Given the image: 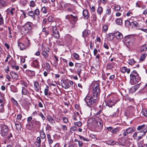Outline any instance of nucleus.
I'll return each mask as SVG.
<instances>
[{
  "label": "nucleus",
  "mask_w": 147,
  "mask_h": 147,
  "mask_svg": "<svg viewBox=\"0 0 147 147\" xmlns=\"http://www.w3.org/2000/svg\"><path fill=\"white\" fill-rule=\"evenodd\" d=\"M93 128L96 132H100L102 128L103 123L101 119L96 117L93 122Z\"/></svg>",
  "instance_id": "nucleus-1"
},
{
  "label": "nucleus",
  "mask_w": 147,
  "mask_h": 147,
  "mask_svg": "<svg viewBox=\"0 0 147 147\" xmlns=\"http://www.w3.org/2000/svg\"><path fill=\"white\" fill-rule=\"evenodd\" d=\"M121 138H119L118 139L117 142L113 141L111 142L110 144L111 145H114L117 144V143L119 145L122 146H128L130 145V141L128 140H126L125 138V137H123V135Z\"/></svg>",
  "instance_id": "nucleus-2"
},
{
  "label": "nucleus",
  "mask_w": 147,
  "mask_h": 147,
  "mask_svg": "<svg viewBox=\"0 0 147 147\" xmlns=\"http://www.w3.org/2000/svg\"><path fill=\"white\" fill-rule=\"evenodd\" d=\"M130 80L132 81L134 84H136L140 80V78L136 70H134L130 76Z\"/></svg>",
  "instance_id": "nucleus-3"
},
{
  "label": "nucleus",
  "mask_w": 147,
  "mask_h": 147,
  "mask_svg": "<svg viewBox=\"0 0 147 147\" xmlns=\"http://www.w3.org/2000/svg\"><path fill=\"white\" fill-rule=\"evenodd\" d=\"M135 39L133 37L127 36L125 38L124 43L128 48H131L134 44Z\"/></svg>",
  "instance_id": "nucleus-4"
},
{
  "label": "nucleus",
  "mask_w": 147,
  "mask_h": 147,
  "mask_svg": "<svg viewBox=\"0 0 147 147\" xmlns=\"http://www.w3.org/2000/svg\"><path fill=\"white\" fill-rule=\"evenodd\" d=\"M93 95L95 97H99L100 93L99 84L97 82H94L92 85Z\"/></svg>",
  "instance_id": "nucleus-5"
},
{
  "label": "nucleus",
  "mask_w": 147,
  "mask_h": 147,
  "mask_svg": "<svg viewBox=\"0 0 147 147\" xmlns=\"http://www.w3.org/2000/svg\"><path fill=\"white\" fill-rule=\"evenodd\" d=\"M119 100L116 96H111L110 99L106 102V105L107 106H109V107H112V106L116 104Z\"/></svg>",
  "instance_id": "nucleus-6"
},
{
  "label": "nucleus",
  "mask_w": 147,
  "mask_h": 147,
  "mask_svg": "<svg viewBox=\"0 0 147 147\" xmlns=\"http://www.w3.org/2000/svg\"><path fill=\"white\" fill-rule=\"evenodd\" d=\"M32 24L30 22H28L24 25L21 28L22 34L25 35L28 33L32 29Z\"/></svg>",
  "instance_id": "nucleus-7"
},
{
  "label": "nucleus",
  "mask_w": 147,
  "mask_h": 147,
  "mask_svg": "<svg viewBox=\"0 0 147 147\" xmlns=\"http://www.w3.org/2000/svg\"><path fill=\"white\" fill-rule=\"evenodd\" d=\"M98 97L93 96L92 97H87L85 99V100L88 106L90 107L91 105L94 104L96 101Z\"/></svg>",
  "instance_id": "nucleus-8"
},
{
  "label": "nucleus",
  "mask_w": 147,
  "mask_h": 147,
  "mask_svg": "<svg viewBox=\"0 0 147 147\" xmlns=\"http://www.w3.org/2000/svg\"><path fill=\"white\" fill-rule=\"evenodd\" d=\"M141 131L138 132H135L134 133L133 136L134 139L137 141H138L142 138V137L144 136L146 134L145 131Z\"/></svg>",
  "instance_id": "nucleus-9"
},
{
  "label": "nucleus",
  "mask_w": 147,
  "mask_h": 147,
  "mask_svg": "<svg viewBox=\"0 0 147 147\" xmlns=\"http://www.w3.org/2000/svg\"><path fill=\"white\" fill-rule=\"evenodd\" d=\"M134 131V129L133 128L129 127L126 129L123 130L122 134H120L119 135V136H121L122 135H123V137L127 136L129 134L132 133Z\"/></svg>",
  "instance_id": "nucleus-10"
},
{
  "label": "nucleus",
  "mask_w": 147,
  "mask_h": 147,
  "mask_svg": "<svg viewBox=\"0 0 147 147\" xmlns=\"http://www.w3.org/2000/svg\"><path fill=\"white\" fill-rule=\"evenodd\" d=\"M8 128L7 126L5 125H3L1 129V134L2 136L4 137L7 134Z\"/></svg>",
  "instance_id": "nucleus-11"
},
{
  "label": "nucleus",
  "mask_w": 147,
  "mask_h": 147,
  "mask_svg": "<svg viewBox=\"0 0 147 147\" xmlns=\"http://www.w3.org/2000/svg\"><path fill=\"white\" fill-rule=\"evenodd\" d=\"M53 36L56 38H58L59 37V31L57 30L56 26H54L53 28Z\"/></svg>",
  "instance_id": "nucleus-12"
},
{
  "label": "nucleus",
  "mask_w": 147,
  "mask_h": 147,
  "mask_svg": "<svg viewBox=\"0 0 147 147\" xmlns=\"http://www.w3.org/2000/svg\"><path fill=\"white\" fill-rule=\"evenodd\" d=\"M30 42L29 40L28 39V42L27 43L26 45H24L23 44L18 42V46L20 47V49L21 50H23L26 49L27 47L30 46Z\"/></svg>",
  "instance_id": "nucleus-13"
},
{
  "label": "nucleus",
  "mask_w": 147,
  "mask_h": 147,
  "mask_svg": "<svg viewBox=\"0 0 147 147\" xmlns=\"http://www.w3.org/2000/svg\"><path fill=\"white\" fill-rule=\"evenodd\" d=\"M18 144L21 147H25L27 144L26 141L22 138H20L18 140Z\"/></svg>",
  "instance_id": "nucleus-14"
},
{
  "label": "nucleus",
  "mask_w": 147,
  "mask_h": 147,
  "mask_svg": "<svg viewBox=\"0 0 147 147\" xmlns=\"http://www.w3.org/2000/svg\"><path fill=\"white\" fill-rule=\"evenodd\" d=\"M137 129L138 131H143L146 130L145 133H146L147 132V127H146L145 124H143L138 126Z\"/></svg>",
  "instance_id": "nucleus-15"
},
{
  "label": "nucleus",
  "mask_w": 147,
  "mask_h": 147,
  "mask_svg": "<svg viewBox=\"0 0 147 147\" xmlns=\"http://www.w3.org/2000/svg\"><path fill=\"white\" fill-rule=\"evenodd\" d=\"M6 12L8 14L13 16L14 14L16 13V11L15 8L13 7L10 9H8L6 11Z\"/></svg>",
  "instance_id": "nucleus-16"
},
{
  "label": "nucleus",
  "mask_w": 147,
  "mask_h": 147,
  "mask_svg": "<svg viewBox=\"0 0 147 147\" xmlns=\"http://www.w3.org/2000/svg\"><path fill=\"white\" fill-rule=\"evenodd\" d=\"M34 90L37 92H39L41 89L40 87L39 86V83L37 81L34 82Z\"/></svg>",
  "instance_id": "nucleus-17"
},
{
  "label": "nucleus",
  "mask_w": 147,
  "mask_h": 147,
  "mask_svg": "<svg viewBox=\"0 0 147 147\" xmlns=\"http://www.w3.org/2000/svg\"><path fill=\"white\" fill-rule=\"evenodd\" d=\"M61 85L63 88L65 89H67L69 88L70 86L68 84L67 80H63L61 83Z\"/></svg>",
  "instance_id": "nucleus-18"
},
{
  "label": "nucleus",
  "mask_w": 147,
  "mask_h": 147,
  "mask_svg": "<svg viewBox=\"0 0 147 147\" xmlns=\"http://www.w3.org/2000/svg\"><path fill=\"white\" fill-rule=\"evenodd\" d=\"M121 72L124 74L126 72L127 74H129L130 71V68H127L126 67H121L120 69Z\"/></svg>",
  "instance_id": "nucleus-19"
},
{
  "label": "nucleus",
  "mask_w": 147,
  "mask_h": 147,
  "mask_svg": "<svg viewBox=\"0 0 147 147\" xmlns=\"http://www.w3.org/2000/svg\"><path fill=\"white\" fill-rule=\"evenodd\" d=\"M140 84H139L132 87L129 90V92H135L140 87Z\"/></svg>",
  "instance_id": "nucleus-20"
},
{
  "label": "nucleus",
  "mask_w": 147,
  "mask_h": 147,
  "mask_svg": "<svg viewBox=\"0 0 147 147\" xmlns=\"http://www.w3.org/2000/svg\"><path fill=\"white\" fill-rule=\"evenodd\" d=\"M41 140L40 137H38L35 142L34 144L36 147H40L41 145Z\"/></svg>",
  "instance_id": "nucleus-21"
},
{
  "label": "nucleus",
  "mask_w": 147,
  "mask_h": 147,
  "mask_svg": "<svg viewBox=\"0 0 147 147\" xmlns=\"http://www.w3.org/2000/svg\"><path fill=\"white\" fill-rule=\"evenodd\" d=\"M114 35L117 39H121L123 37L122 34L118 32H115Z\"/></svg>",
  "instance_id": "nucleus-22"
},
{
  "label": "nucleus",
  "mask_w": 147,
  "mask_h": 147,
  "mask_svg": "<svg viewBox=\"0 0 147 147\" xmlns=\"http://www.w3.org/2000/svg\"><path fill=\"white\" fill-rule=\"evenodd\" d=\"M3 99L0 100V112H3L4 111V104L5 102H4Z\"/></svg>",
  "instance_id": "nucleus-23"
},
{
  "label": "nucleus",
  "mask_w": 147,
  "mask_h": 147,
  "mask_svg": "<svg viewBox=\"0 0 147 147\" xmlns=\"http://www.w3.org/2000/svg\"><path fill=\"white\" fill-rule=\"evenodd\" d=\"M10 74L13 79L16 80L18 79V76L16 73L11 71L10 72Z\"/></svg>",
  "instance_id": "nucleus-24"
},
{
  "label": "nucleus",
  "mask_w": 147,
  "mask_h": 147,
  "mask_svg": "<svg viewBox=\"0 0 147 147\" xmlns=\"http://www.w3.org/2000/svg\"><path fill=\"white\" fill-rule=\"evenodd\" d=\"M47 119L51 124L53 125L55 123V120L51 116L48 115L47 116Z\"/></svg>",
  "instance_id": "nucleus-25"
},
{
  "label": "nucleus",
  "mask_w": 147,
  "mask_h": 147,
  "mask_svg": "<svg viewBox=\"0 0 147 147\" xmlns=\"http://www.w3.org/2000/svg\"><path fill=\"white\" fill-rule=\"evenodd\" d=\"M82 36L84 38L87 36L88 35H90V30H85L82 32Z\"/></svg>",
  "instance_id": "nucleus-26"
},
{
  "label": "nucleus",
  "mask_w": 147,
  "mask_h": 147,
  "mask_svg": "<svg viewBox=\"0 0 147 147\" xmlns=\"http://www.w3.org/2000/svg\"><path fill=\"white\" fill-rule=\"evenodd\" d=\"M40 136L42 139L45 138L46 139V136L43 130L42 129L40 131Z\"/></svg>",
  "instance_id": "nucleus-27"
},
{
  "label": "nucleus",
  "mask_w": 147,
  "mask_h": 147,
  "mask_svg": "<svg viewBox=\"0 0 147 147\" xmlns=\"http://www.w3.org/2000/svg\"><path fill=\"white\" fill-rule=\"evenodd\" d=\"M114 65V63H109L107 64L106 68L107 69H112Z\"/></svg>",
  "instance_id": "nucleus-28"
},
{
  "label": "nucleus",
  "mask_w": 147,
  "mask_h": 147,
  "mask_svg": "<svg viewBox=\"0 0 147 147\" xmlns=\"http://www.w3.org/2000/svg\"><path fill=\"white\" fill-rule=\"evenodd\" d=\"M32 63L33 66L34 67L38 68L39 67L38 62L37 59L33 60Z\"/></svg>",
  "instance_id": "nucleus-29"
},
{
  "label": "nucleus",
  "mask_w": 147,
  "mask_h": 147,
  "mask_svg": "<svg viewBox=\"0 0 147 147\" xmlns=\"http://www.w3.org/2000/svg\"><path fill=\"white\" fill-rule=\"evenodd\" d=\"M6 0H0V7L5 6L6 5Z\"/></svg>",
  "instance_id": "nucleus-30"
},
{
  "label": "nucleus",
  "mask_w": 147,
  "mask_h": 147,
  "mask_svg": "<svg viewBox=\"0 0 147 147\" xmlns=\"http://www.w3.org/2000/svg\"><path fill=\"white\" fill-rule=\"evenodd\" d=\"M27 14L29 16H30L32 18L34 19L35 18V15L32 11H29L27 13Z\"/></svg>",
  "instance_id": "nucleus-31"
},
{
  "label": "nucleus",
  "mask_w": 147,
  "mask_h": 147,
  "mask_svg": "<svg viewBox=\"0 0 147 147\" xmlns=\"http://www.w3.org/2000/svg\"><path fill=\"white\" fill-rule=\"evenodd\" d=\"M83 15L87 19L89 18V16L88 15V11L86 10H84L83 11Z\"/></svg>",
  "instance_id": "nucleus-32"
},
{
  "label": "nucleus",
  "mask_w": 147,
  "mask_h": 147,
  "mask_svg": "<svg viewBox=\"0 0 147 147\" xmlns=\"http://www.w3.org/2000/svg\"><path fill=\"white\" fill-rule=\"evenodd\" d=\"M115 23L121 26L122 23V20L120 18L117 19L115 20Z\"/></svg>",
  "instance_id": "nucleus-33"
},
{
  "label": "nucleus",
  "mask_w": 147,
  "mask_h": 147,
  "mask_svg": "<svg viewBox=\"0 0 147 147\" xmlns=\"http://www.w3.org/2000/svg\"><path fill=\"white\" fill-rule=\"evenodd\" d=\"M147 50V45H144L142 46L140 48V50L141 51H146Z\"/></svg>",
  "instance_id": "nucleus-34"
},
{
  "label": "nucleus",
  "mask_w": 147,
  "mask_h": 147,
  "mask_svg": "<svg viewBox=\"0 0 147 147\" xmlns=\"http://www.w3.org/2000/svg\"><path fill=\"white\" fill-rule=\"evenodd\" d=\"M28 92V90H27L26 88L25 87H22V94L23 95H26L27 94Z\"/></svg>",
  "instance_id": "nucleus-35"
},
{
  "label": "nucleus",
  "mask_w": 147,
  "mask_h": 147,
  "mask_svg": "<svg viewBox=\"0 0 147 147\" xmlns=\"http://www.w3.org/2000/svg\"><path fill=\"white\" fill-rule=\"evenodd\" d=\"M49 86H46V88L44 89V92L45 95L47 96H48V92H49Z\"/></svg>",
  "instance_id": "nucleus-36"
},
{
  "label": "nucleus",
  "mask_w": 147,
  "mask_h": 147,
  "mask_svg": "<svg viewBox=\"0 0 147 147\" xmlns=\"http://www.w3.org/2000/svg\"><path fill=\"white\" fill-rule=\"evenodd\" d=\"M119 127L114 128L113 129L112 133L114 134H117L119 132Z\"/></svg>",
  "instance_id": "nucleus-37"
},
{
  "label": "nucleus",
  "mask_w": 147,
  "mask_h": 147,
  "mask_svg": "<svg viewBox=\"0 0 147 147\" xmlns=\"http://www.w3.org/2000/svg\"><path fill=\"white\" fill-rule=\"evenodd\" d=\"M146 54L145 53H143L140 56V61H143L144 60L146 57Z\"/></svg>",
  "instance_id": "nucleus-38"
},
{
  "label": "nucleus",
  "mask_w": 147,
  "mask_h": 147,
  "mask_svg": "<svg viewBox=\"0 0 147 147\" xmlns=\"http://www.w3.org/2000/svg\"><path fill=\"white\" fill-rule=\"evenodd\" d=\"M131 25L133 26H134L136 27H139V24L136 22H131Z\"/></svg>",
  "instance_id": "nucleus-39"
},
{
  "label": "nucleus",
  "mask_w": 147,
  "mask_h": 147,
  "mask_svg": "<svg viewBox=\"0 0 147 147\" xmlns=\"http://www.w3.org/2000/svg\"><path fill=\"white\" fill-rule=\"evenodd\" d=\"M74 125L76 126L79 127L81 126L82 125V123L80 121H79L77 122H75L74 123Z\"/></svg>",
  "instance_id": "nucleus-40"
},
{
  "label": "nucleus",
  "mask_w": 147,
  "mask_h": 147,
  "mask_svg": "<svg viewBox=\"0 0 147 147\" xmlns=\"http://www.w3.org/2000/svg\"><path fill=\"white\" fill-rule=\"evenodd\" d=\"M42 55L45 59H47L49 56V55L45 51H43Z\"/></svg>",
  "instance_id": "nucleus-41"
},
{
  "label": "nucleus",
  "mask_w": 147,
  "mask_h": 147,
  "mask_svg": "<svg viewBox=\"0 0 147 147\" xmlns=\"http://www.w3.org/2000/svg\"><path fill=\"white\" fill-rule=\"evenodd\" d=\"M102 11V8L101 7H99L97 9V12L99 15H100Z\"/></svg>",
  "instance_id": "nucleus-42"
},
{
  "label": "nucleus",
  "mask_w": 147,
  "mask_h": 147,
  "mask_svg": "<svg viewBox=\"0 0 147 147\" xmlns=\"http://www.w3.org/2000/svg\"><path fill=\"white\" fill-rule=\"evenodd\" d=\"M114 9L115 11H118L121 9V7L119 5H117L114 7Z\"/></svg>",
  "instance_id": "nucleus-43"
},
{
  "label": "nucleus",
  "mask_w": 147,
  "mask_h": 147,
  "mask_svg": "<svg viewBox=\"0 0 147 147\" xmlns=\"http://www.w3.org/2000/svg\"><path fill=\"white\" fill-rule=\"evenodd\" d=\"M108 29V27L107 25L105 24L102 27V30L105 32H106Z\"/></svg>",
  "instance_id": "nucleus-44"
},
{
  "label": "nucleus",
  "mask_w": 147,
  "mask_h": 147,
  "mask_svg": "<svg viewBox=\"0 0 147 147\" xmlns=\"http://www.w3.org/2000/svg\"><path fill=\"white\" fill-rule=\"evenodd\" d=\"M42 32L44 33L46 36H47L49 34V31L48 30H46L45 28H43L42 29Z\"/></svg>",
  "instance_id": "nucleus-45"
},
{
  "label": "nucleus",
  "mask_w": 147,
  "mask_h": 147,
  "mask_svg": "<svg viewBox=\"0 0 147 147\" xmlns=\"http://www.w3.org/2000/svg\"><path fill=\"white\" fill-rule=\"evenodd\" d=\"M61 127L62 129L64 131H65L67 130V127L66 125L62 124L61 125Z\"/></svg>",
  "instance_id": "nucleus-46"
},
{
  "label": "nucleus",
  "mask_w": 147,
  "mask_h": 147,
  "mask_svg": "<svg viewBox=\"0 0 147 147\" xmlns=\"http://www.w3.org/2000/svg\"><path fill=\"white\" fill-rule=\"evenodd\" d=\"M70 16L71 17V18L73 20L74 22L75 23L77 20V16H73L72 15H71Z\"/></svg>",
  "instance_id": "nucleus-47"
},
{
  "label": "nucleus",
  "mask_w": 147,
  "mask_h": 147,
  "mask_svg": "<svg viewBox=\"0 0 147 147\" xmlns=\"http://www.w3.org/2000/svg\"><path fill=\"white\" fill-rule=\"evenodd\" d=\"M80 139L81 140H82L85 141H89V140L87 138H85L84 137L80 135L78 136Z\"/></svg>",
  "instance_id": "nucleus-48"
},
{
  "label": "nucleus",
  "mask_w": 147,
  "mask_h": 147,
  "mask_svg": "<svg viewBox=\"0 0 147 147\" xmlns=\"http://www.w3.org/2000/svg\"><path fill=\"white\" fill-rule=\"evenodd\" d=\"M20 3L22 5L24 6L27 3V1L26 0H21Z\"/></svg>",
  "instance_id": "nucleus-49"
},
{
  "label": "nucleus",
  "mask_w": 147,
  "mask_h": 147,
  "mask_svg": "<svg viewBox=\"0 0 147 147\" xmlns=\"http://www.w3.org/2000/svg\"><path fill=\"white\" fill-rule=\"evenodd\" d=\"M16 126V129L18 130L20 129L21 127V125L20 124H15Z\"/></svg>",
  "instance_id": "nucleus-50"
},
{
  "label": "nucleus",
  "mask_w": 147,
  "mask_h": 147,
  "mask_svg": "<svg viewBox=\"0 0 147 147\" xmlns=\"http://www.w3.org/2000/svg\"><path fill=\"white\" fill-rule=\"evenodd\" d=\"M41 11L44 13L45 14L47 13L46 7H45L44 6L42 7L41 9Z\"/></svg>",
  "instance_id": "nucleus-51"
},
{
  "label": "nucleus",
  "mask_w": 147,
  "mask_h": 147,
  "mask_svg": "<svg viewBox=\"0 0 147 147\" xmlns=\"http://www.w3.org/2000/svg\"><path fill=\"white\" fill-rule=\"evenodd\" d=\"M34 14L36 16H38L40 14V11L38 9H36L34 11Z\"/></svg>",
  "instance_id": "nucleus-52"
},
{
  "label": "nucleus",
  "mask_w": 147,
  "mask_h": 147,
  "mask_svg": "<svg viewBox=\"0 0 147 147\" xmlns=\"http://www.w3.org/2000/svg\"><path fill=\"white\" fill-rule=\"evenodd\" d=\"M135 62L134 59H130L129 61V64L131 65L134 64Z\"/></svg>",
  "instance_id": "nucleus-53"
},
{
  "label": "nucleus",
  "mask_w": 147,
  "mask_h": 147,
  "mask_svg": "<svg viewBox=\"0 0 147 147\" xmlns=\"http://www.w3.org/2000/svg\"><path fill=\"white\" fill-rule=\"evenodd\" d=\"M48 20L49 22H51L54 20V18L52 16H49L48 18Z\"/></svg>",
  "instance_id": "nucleus-54"
},
{
  "label": "nucleus",
  "mask_w": 147,
  "mask_h": 147,
  "mask_svg": "<svg viewBox=\"0 0 147 147\" xmlns=\"http://www.w3.org/2000/svg\"><path fill=\"white\" fill-rule=\"evenodd\" d=\"M22 117V116L21 114H18L16 118V120H19V121L21 120Z\"/></svg>",
  "instance_id": "nucleus-55"
},
{
  "label": "nucleus",
  "mask_w": 147,
  "mask_h": 147,
  "mask_svg": "<svg viewBox=\"0 0 147 147\" xmlns=\"http://www.w3.org/2000/svg\"><path fill=\"white\" fill-rule=\"evenodd\" d=\"M81 71H82V70L80 69L79 68H77V74L78 75V76L80 77H81L80 74L81 73Z\"/></svg>",
  "instance_id": "nucleus-56"
},
{
  "label": "nucleus",
  "mask_w": 147,
  "mask_h": 147,
  "mask_svg": "<svg viewBox=\"0 0 147 147\" xmlns=\"http://www.w3.org/2000/svg\"><path fill=\"white\" fill-rule=\"evenodd\" d=\"M73 56L75 59H78L79 58V55L78 54L76 53H74L73 54Z\"/></svg>",
  "instance_id": "nucleus-57"
},
{
  "label": "nucleus",
  "mask_w": 147,
  "mask_h": 147,
  "mask_svg": "<svg viewBox=\"0 0 147 147\" xmlns=\"http://www.w3.org/2000/svg\"><path fill=\"white\" fill-rule=\"evenodd\" d=\"M51 126L48 124H47L46 129L47 130H50L51 129Z\"/></svg>",
  "instance_id": "nucleus-58"
},
{
  "label": "nucleus",
  "mask_w": 147,
  "mask_h": 147,
  "mask_svg": "<svg viewBox=\"0 0 147 147\" xmlns=\"http://www.w3.org/2000/svg\"><path fill=\"white\" fill-rule=\"evenodd\" d=\"M35 4L34 2L33 1H32L30 2V6L31 7H34L35 5Z\"/></svg>",
  "instance_id": "nucleus-59"
},
{
  "label": "nucleus",
  "mask_w": 147,
  "mask_h": 147,
  "mask_svg": "<svg viewBox=\"0 0 147 147\" xmlns=\"http://www.w3.org/2000/svg\"><path fill=\"white\" fill-rule=\"evenodd\" d=\"M77 129V127L75 126H73L70 129L71 131H75Z\"/></svg>",
  "instance_id": "nucleus-60"
},
{
  "label": "nucleus",
  "mask_w": 147,
  "mask_h": 147,
  "mask_svg": "<svg viewBox=\"0 0 147 147\" xmlns=\"http://www.w3.org/2000/svg\"><path fill=\"white\" fill-rule=\"evenodd\" d=\"M62 120L64 123H67L68 121V119L67 118L65 117H62Z\"/></svg>",
  "instance_id": "nucleus-61"
},
{
  "label": "nucleus",
  "mask_w": 147,
  "mask_h": 147,
  "mask_svg": "<svg viewBox=\"0 0 147 147\" xmlns=\"http://www.w3.org/2000/svg\"><path fill=\"white\" fill-rule=\"evenodd\" d=\"M111 11L110 8H108L106 9V13L107 14L110 15L111 13Z\"/></svg>",
  "instance_id": "nucleus-62"
},
{
  "label": "nucleus",
  "mask_w": 147,
  "mask_h": 147,
  "mask_svg": "<svg viewBox=\"0 0 147 147\" xmlns=\"http://www.w3.org/2000/svg\"><path fill=\"white\" fill-rule=\"evenodd\" d=\"M125 24L126 26H128L129 25L131 26V22H130L129 20H128L125 21Z\"/></svg>",
  "instance_id": "nucleus-63"
},
{
  "label": "nucleus",
  "mask_w": 147,
  "mask_h": 147,
  "mask_svg": "<svg viewBox=\"0 0 147 147\" xmlns=\"http://www.w3.org/2000/svg\"><path fill=\"white\" fill-rule=\"evenodd\" d=\"M115 76L114 75H111L109 77V79L111 82H112Z\"/></svg>",
  "instance_id": "nucleus-64"
}]
</instances>
